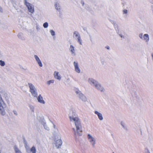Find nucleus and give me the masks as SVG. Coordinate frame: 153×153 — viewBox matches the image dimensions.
I'll return each mask as SVG.
<instances>
[{"label": "nucleus", "mask_w": 153, "mask_h": 153, "mask_svg": "<svg viewBox=\"0 0 153 153\" xmlns=\"http://www.w3.org/2000/svg\"><path fill=\"white\" fill-rule=\"evenodd\" d=\"M2 8L0 7V12L2 11Z\"/></svg>", "instance_id": "28"}, {"label": "nucleus", "mask_w": 153, "mask_h": 153, "mask_svg": "<svg viewBox=\"0 0 153 153\" xmlns=\"http://www.w3.org/2000/svg\"><path fill=\"white\" fill-rule=\"evenodd\" d=\"M88 81L90 84H94L96 88L98 90H100L101 91H103V89L102 88L101 85L99 84H97V81L95 80L92 79H89Z\"/></svg>", "instance_id": "2"}, {"label": "nucleus", "mask_w": 153, "mask_h": 153, "mask_svg": "<svg viewBox=\"0 0 153 153\" xmlns=\"http://www.w3.org/2000/svg\"><path fill=\"white\" fill-rule=\"evenodd\" d=\"M25 148L26 149L27 151V152H28L29 150L28 146L27 145H26V146H25Z\"/></svg>", "instance_id": "23"}, {"label": "nucleus", "mask_w": 153, "mask_h": 153, "mask_svg": "<svg viewBox=\"0 0 153 153\" xmlns=\"http://www.w3.org/2000/svg\"><path fill=\"white\" fill-rule=\"evenodd\" d=\"M5 62L4 61L1 60H0V65L2 66H3L5 65Z\"/></svg>", "instance_id": "17"}, {"label": "nucleus", "mask_w": 153, "mask_h": 153, "mask_svg": "<svg viewBox=\"0 0 153 153\" xmlns=\"http://www.w3.org/2000/svg\"><path fill=\"white\" fill-rule=\"evenodd\" d=\"M113 153H114V152H113Z\"/></svg>", "instance_id": "31"}, {"label": "nucleus", "mask_w": 153, "mask_h": 153, "mask_svg": "<svg viewBox=\"0 0 153 153\" xmlns=\"http://www.w3.org/2000/svg\"><path fill=\"white\" fill-rule=\"evenodd\" d=\"M72 130L73 131L74 133V134H75V135H76V131H75V128H73Z\"/></svg>", "instance_id": "24"}, {"label": "nucleus", "mask_w": 153, "mask_h": 153, "mask_svg": "<svg viewBox=\"0 0 153 153\" xmlns=\"http://www.w3.org/2000/svg\"><path fill=\"white\" fill-rule=\"evenodd\" d=\"M62 142L60 140H57L56 142V146L57 148H59L62 145Z\"/></svg>", "instance_id": "9"}, {"label": "nucleus", "mask_w": 153, "mask_h": 153, "mask_svg": "<svg viewBox=\"0 0 153 153\" xmlns=\"http://www.w3.org/2000/svg\"><path fill=\"white\" fill-rule=\"evenodd\" d=\"M144 39L146 40V42H148L149 39V35L147 34H145L143 36Z\"/></svg>", "instance_id": "12"}, {"label": "nucleus", "mask_w": 153, "mask_h": 153, "mask_svg": "<svg viewBox=\"0 0 153 153\" xmlns=\"http://www.w3.org/2000/svg\"><path fill=\"white\" fill-rule=\"evenodd\" d=\"M123 13L124 14H126L127 13V10L126 9H125L123 10Z\"/></svg>", "instance_id": "25"}, {"label": "nucleus", "mask_w": 153, "mask_h": 153, "mask_svg": "<svg viewBox=\"0 0 153 153\" xmlns=\"http://www.w3.org/2000/svg\"><path fill=\"white\" fill-rule=\"evenodd\" d=\"M70 49L71 51L72 52V53H74V47L72 45H70Z\"/></svg>", "instance_id": "15"}, {"label": "nucleus", "mask_w": 153, "mask_h": 153, "mask_svg": "<svg viewBox=\"0 0 153 153\" xmlns=\"http://www.w3.org/2000/svg\"><path fill=\"white\" fill-rule=\"evenodd\" d=\"M25 5L27 7L29 12L31 13H33L34 11V8L32 7L31 4L28 2H26Z\"/></svg>", "instance_id": "5"}, {"label": "nucleus", "mask_w": 153, "mask_h": 153, "mask_svg": "<svg viewBox=\"0 0 153 153\" xmlns=\"http://www.w3.org/2000/svg\"><path fill=\"white\" fill-rule=\"evenodd\" d=\"M50 32L52 35L54 36L55 35V32L53 30H51Z\"/></svg>", "instance_id": "22"}, {"label": "nucleus", "mask_w": 153, "mask_h": 153, "mask_svg": "<svg viewBox=\"0 0 153 153\" xmlns=\"http://www.w3.org/2000/svg\"><path fill=\"white\" fill-rule=\"evenodd\" d=\"M30 152L32 153H36V149L35 147L33 146L30 149Z\"/></svg>", "instance_id": "13"}, {"label": "nucleus", "mask_w": 153, "mask_h": 153, "mask_svg": "<svg viewBox=\"0 0 153 153\" xmlns=\"http://www.w3.org/2000/svg\"><path fill=\"white\" fill-rule=\"evenodd\" d=\"M95 113L98 115V118L100 120H102L103 119V117L101 114L99 113L97 111H95Z\"/></svg>", "instance_id": "11"}, {"label": "nucleus", "mask_w": 153, "mask_h": 153, "mask_svg": "<svg viewBox=\"0 0 153 153\" xmlns=\"http://www.w3.org/2000/svg\"><path fill=\"white\" fill-rule=\"evenodd\" d=\"M37 62L40 66V67L42 66V64L40 60L39 62Z\"/></svg>", "instance_id": "21"}, {"label": "nucleus", "mask_w": 153, "mask_h": 153, "mask_svg": "<svg viewBox=\"0 0 153 153\" xmlns=\"http://www.w3.org/2000/svg\"><path fill=\"white\" fill-rule=\"evenodd\" d=\"M37 100L38 101L41 103L44 104L45 102L43 99V97L41 96V95H39L37 98Z\"/></svg>", "instance_id": "8"}, {"label": "nucleus", "mask_w": 153, "mask_h": 153, "mask_svg": "<svg viewBox=\"0 0 153 153\" xmlns=\"http://www.w3.org/2000/svg\"><path fill=\"white\" fill-rule=\"evenodd\" d=\"M106 48L108 49H109V47L108 46H107L106 47Z\"/></svg>", "instance_id": "27"}, {"label": "nucleus", "mask_w": 153, "mask_h": 153, "mask_svg": "<svg viewBox=\"0 0 153 153\" xmlns=\"http://www.w3.org/2000/svg\"><path fill=\"white\" fill-rule=\"evenodd\" d=\"M43 26L44 27L47 28L48 26V24L47 22H46L43 24Z\"/></svg>", "instance_id": "20"}, {"label": "nucleus", "mask_w": 153, "mask_h": 153, "mask_svg": "<svg viewBox=\"0 0 153 153\" xmlns=\"http://www.w3.org/2000/svg\"><path fill=\"white\" fill-rule=\"evenodd\" d=\"M29 85L30 88V91L32 95L35 97H37L38 94L34 86L31 83H29Z\"/></svg>", "instance_id": "3"}, {"label": "nucleus", "mask_w": 153, "mask_h": 153, "mask_svg": "<svg viewBox=\"0 0 153 153\" xmlns=\"http://www.w3.org/2000/svg\"><path fill=\"white\" fill-rule=\"evenodd\" d=\"M152 56L153 57V55L152 54Z\"/></svg>", "instance_id": "30"}, {"label": "nucleus", "mask_w": 153, "mask_h": 153, "mask_svg": "<svg viewBox=\"0 0 153 153\" xmlns=\"http://www.w3.org/2000/svg\"><path fill=\"white\" fill-rule=\"evenodd\" d=\"M54 76L55 78L57 79L60 80L61 79V77L59 74L58 72L55 71L54 74Z\"/></svg>", "instance_id": "10"}, {"label": "nucleus", "mask_w": 153, "mask_h": 153, "mask_svg": "<svg viewBox=\"0 0 153 153\" xmlns=\"http://www.w3.org/2000/svg\"><path fill=\"white\" fill-rule=\"evenodd\" d=\"M14 150L16 153H22L18 148L16 146L14 147Z\"/></svg>", "instance_id": "14"}, {"label": "nucleus", "mask_w": 153, "mask_h": 153, "mask_svg": "<svg viewBox=\"0 0 153 153\" xmlns=\"http://www.w3.org/2000/svg\"><path fill=\"white\" fill-rule=\"evenodd\" d=\"M69 118L71 121L73 120L75 122V124L77 134L79 135H81L82 132V127L79 118L77 117H72L70 116L69 117Z\"/></svg>", "instance_id": "1"}, {"label": "nucleus", "mask_w": 153, "mask_h": 153, "mask_svg": "<svg viewBox=\"0 0 153 153\" xmlns=\"http://www.w3.org/2000/svg\"><path fill=\"white\" fill-rule=\"evenodd\" d=\"M88 139L92 143V145L94 146L95 144V140L89 134L88 135Z\"/></svg>", "instance_id": "6"}, {"label": "nucleus", "mask_w": 153, "mask_h": 153, "mask_svg": "<svg viewBox=\"0 0 153 153\" xmlns=\"http://www.w3.org/2000/svg\"><path fill=\"white\" fill-rule=\"evenodd\" d=\"M34 57L37 62L40 61V60L39 57L36 55H35Z\"/></svg>", "instance_id": "19"}, {"label": "nucleus", "mask_w": 153, "mask_h": 153, "mask_svg": "<svg viewBox=\"0 0 153 153\" xmlns=\"http://www.w3.org/2000/svg\"><path fill=\"white\" fill-rule=\"evenodd\" d=\"M143 36V34H142V33H141V34H139V37L141 39H142Z\"/></svg>", "instance_id": "26"}, {"label": "nucleus", "mask_w": 153, "mask_h": 153, "mask_svg": "<svg viewBox=\"0 0 153 153\" xmlns=\"http://www.w3.org/2000/svg\"><path fill=\"white\" fill-rule=\"evenodd\" d=\"M55 6L56 9L57 10H59L60 9V7L58 4H56Z\"/></svg>", "instance_id": "16"}, {"label": "nucleus", "mask_w": 153, "mask_h": 153, "mask_svg": "<svg viewBox=\"0 0 153 153\" xmlns=\"http://www.w3.org/2000/svg\"><path fill=\"white\" fill-rule=\"evenodd\" d=\"M150 2L151 3H153V0H151V1H150Z\"/></svg>", "instance_id": "29"}, {"label": "nucleus", "mask_w": 153, "mask_h": 153, "mask_svg": "<svg viewBox=\"0 0 153 153\" xmlns=\"http://www.w3.org/2000/svg\"><path fill=\"white\" fill-rule=\"evenodd\" d=\"M73 36L77 37L78 41L80 45H82V40L79 33L77 31H75L74 33Z\"/></svg>", "instance_id": "4"}, {"label": "nucleus", "mask_w": 153, "mask_h": 153, "mask_svg": "<svg viewBox=\"0 0 153 153\" xmlns=\"http://www.w3.org/2000/svg\"><path fill=\"white\" fill-rule=\"evenodd\" d=\"M54 82L53 80H51L48 81L47 82V84L48 85H50L51 83H53Z\"/></svg>", "instance_id": "18"}, {"label": "nucleus", "mask_w": 153, "mask_h": 153, "mask_svg": "<svg viewBox=\"0 0 153 153\" xmlns=\"http://www.w3.org/2000/svg\"><path fill=\"white\" fill-rule=\"evenodd\" d=\"M74 65L76 71L78 73H79L80 72V70L78 67V63L74 62Z\"/></svg>", "instance_id": "7"}]
</instances>
